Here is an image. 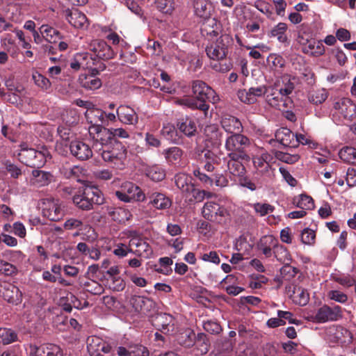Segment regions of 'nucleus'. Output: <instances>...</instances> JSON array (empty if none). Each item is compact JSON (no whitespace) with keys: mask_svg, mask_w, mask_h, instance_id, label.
<instances>
[{"mask_svg":"<svg viewBox=\"0 0 356 356\" xmlns=\"http://www.w3.org/2000/svg\"><path fill=\"white\" fill-rule=\"evenodd\" d=\"M284 264L285 265L280 269V273L284 280H290L297 275L298 270L297 268L291 266L290 263Z\"/></svg>","mask_w":356,"mask_h":356,"instance_id":"13d9d810","label":"nucleus"},{"mask_svg":"<svg viewBox=\"0 0 356 356\" xmlns=\"http://www.w3.org/2000/svg\"><path fill=\"white\" fill-rule=\"evenodd\" d=\"M302 52L313 56H320L325 53V47L322 41L311 38L307 45L302 47Z\"/></svg>","mask_w":356,"mask_h":356,"instance_id":"f704fd0d","label":"nucleus"},{"mask_svg":"<svg viewBox=\"0 0 356 356\" xmlns=\"http://www.w3.org/2000/svg\"><path fill=\"white\" fill-rule=\"evenodd\" d=\"M231 39L227 35H221L216 42L207 45L205 49L207 56L215 60L211 67L217 72L226 73L232 68L231 60H226Z\"/></svg>","mask_w":356,"mask_h":356,"instance_id":"7ed1b4c3","label":"nucleus"},{"mask_svg":"<svg viewBox=\"0 0 356 356\" xmlns=\"http://www.w3.org/2000/svg\"><path fill=\"white\" fill-rule=\"evenodd\" d=\"M70 154L79 161H86L93 155V145L92 147L81 140H73L69 145Z\"/></svg>","mask_w":356,"mask_h":356,"instance_id":"ddd939ff","label":"nucleus"},{"mask_svg":"<svg viewBox=\"0 0 356 356\" xmlns=\"http://www.w3.org/2000/svg\"><path fill=\"white\" fill-rule=\"evenodd\" d=\"M193 97H184L177 99L176 102L191 109H197L207 114L209 105L207 102L215 104L220 100L216 91L202 80H194L191 83Z\"/></svg>","mask_w":356,"mask_h":356,"instance_id":"f03ea898","label":"nucleus"},{"mask_svg":"<svg viewBox=\"0 0 356 356\" xmlns=\"http://www.w3.org/2000/svg\"><path fill=\"white\" fill-rule=\"evenodd\" d=\"M316 238V234L314 230L306 228L301 234V241L304 244L312 245L314 243Z\"/></svg>","mask_w":356,"mask_h":356,"instance_id":"338daca9","label":"nucleus"},{"mask_svg":"<svg viewBox=\"0 0 356 356\" xmlns=\"http://www.w3.org/2000/svg\"><path fill=\"white\" fill-rule=\"evenodd\" d=\"M117 115L119 120L125 124L136 125L138 122V116L135 110L127 105H120L118 108Z\"/></svg>","mask_w":356,"mask_h":356,"instance_id":"5701e85b","label":"nucleus"},{"mask_svg":"<svg viewBox=\"0 0 356 356\" xmlns=\"http://www.w3.org/2000/svg\"><path fill=\"white\" fill-rule=\"evenodd\" d=\"M221 126L226 132L231 134L241 133L243 129L241 121L232 115H227L222 118Z\"/></svg>","mask_w":356,"mask_h":356,"instance_id":"7c9ffc66","label":"nucleus"},{"mask_svg":"<svg viewBox=\"0 0 356 356\" xmlns=\"http://www.w3.org/2000/svg\"><path fill=\"white\" fill-rule=\"evenodd\" d=\"M195 334L191 330H185L179 333L176 338L177 343L185 348H191L195 344Z\"/></svg>","mask_w":356,"mask_h":356,"instance_id":"ea45409f","label":"nucleus"},{"mask_svg":"<svg viewBox=\"0 0 356 356\" xmlns=\"http://www.w3.org/2000/svg\"><path fill=\"white\" fill-rule=\"evenodd\" d=\"M202 327L207 332L213 335L219 334L222 331L220 324L213 319L204 321L202 322Z\"/></svg>","mask_w":356,"mask_h":356,"instance_id":"3c124183","label":"nucleus"},{"mask_svg":"<svg viewBox=\"0 0 356 356\" xmlns=\"http://www.w3.org/2000/svg\"><path fill=\"white\" fill-rule=\"evenodd\" d=\"M273 255L281 263H290L292 260L288 249L283 245L280 244L279 241L274 248Z\"/></svg>","mask_w":356,"mask_h":356,"instance_id":"a19ab883","label":"nucleus"},{"mask_svg":"<svg viewBox=\"0 0 356 356\" xmlns=\"http://www.w3.org/2000/svg\"><path fill=\"white\" fill-rule=\"evenodd\" d=\"M267 86H260L259 87H251L248 90H239L238 97L239 99L248 104H252L257 102V98L266 95Z\"/></svg>","mask_w":356,"mask_h":356,"instance_id":"a211bd4d","label":"nucleus"},{"mask_svg":"<svg viewBox=\"0 0 356 356\" xmlns=\"http://www.w3.org/2000/svg\"><path fill=\"white\" fill-rule=\"evenodd\" d=\"M40 32L44 39L49 43H56L59 40L62 39L60 31L50 26L48 24H42L40 29Z\"/></svg>","mask_w":356,"mask_h":356,"instance_id":"c9c22d12","label":"nucleus"},{"mask_svg":"<svg viewBox=\"0 0 356 356\" xmlns=\"http://www.w3.org/2000/svg\"><path fill=\"white\" fill-rule=\"evenodd\" d=\"M295 296V301L301 306L306 305L309 300V294L307 289L302 287L295 288L293 291Z\"/></svg>","mask_w":356,"mask_h":356,"instance_id":"5fc2aeb1","label":"nucleus"},{"mask_svg":"<svg viewBox=\"0 0 356 356\" xmlns=\"http://www.w3.org/2000/svg\"><path fill=\"white\" fill-rule=\"evenodd\" d=\"M175 183L177 187L181 191L183 195L188 198V193L191 192L194 186L192 183L191 177L184 173H178L175 176Z\"/></svg>","mask_w":356,"mask_h":356,"instance_id":"c756f323","label":"nucleus"},{"mask_svg":"<svg viewBox=\"0 0 356 356\" xmlns=\"http://www.w3.org/2000/svg\"><path fill=\"white\" fill-rule=\"evenodd\" d=\"M327 98V93L325 89L318 90L309 95V101L314 104H321Z\"/></svg>","mask_w":356,"mask_h":356,"instance_id":"6e6d98bb","label":"nucleus"},{"mask_svg":"<svg viewBox=\"0 0 356 356\" xmlns=\"http://www.w3.org/2000/svg\"><path fill=\"white\" fill-rule=\"evenodd\" d=\"M194 9L197 17L204 19L211 17V5L207 0H195Z\"/></svg>","mask_w":356,"mask_h":356,"instance_id":"58836bf2","label":"nucleus"},{"mask_svg":"<svg viewBox=\"0 0 356 356\" xmlns=\"http://www.w3.org/2000/svg\"><path fill=\"white\" fill-rule=\"evenodd\" d=\"M149 353L145 346L140 344L130 346L129 356H149Z\"/></svg>","mask_w":356,"mask_h":356,"instance_id":"e2e57ef3","label":"nucleus"},{"mask_svg":"<svg viewBox=\"0 0 356 356\" xmlns=\"http://www.w3.org/2000/svg\"><path fill=\"white\" fill-rule=\"evenodd\" d=\"M175 318L167 313L158 314L154 320V327L165 334H172L175 331Z\"/></svg>","mask_w":356,"mask_h":356,"instance_id":"4468645a","label":"nucleus"},{"mask_svg":"<svg viewBox=\"0 0 356 356\" xmlns=\"http://www.w3.org/2000/svg\"><path fill=\"white\" fill-rule=\"evenodd\" d=\"M287 30V24L284 22H280L271 29L268 35L270 38H277L280 43L289 45V40L286 35Z\"/></svg>","mask_w":356,"mask_h":356,"instance_id":"72a5a7b5","label":"nucleus"},{"mask_svg":"<svg viewBox=\"0 0 356 356\" xmlns=\"http://www.w3.org/2000/svg\"><path fill=\"white\" fill-rule=\"evenodd\" d=\"M177 127L180 132L188 137L194 136L197 131L196 123L188 116L178 119Z\"/></svg>","mask_w":356,"mask_h":356,"instance_id":"2f4dec72","label":"nucleus"},{"mask_svg":"<svg viewBox=\"0 0 356 356\" xmlns=\"http://www.w3.org/2000/svg\"><path fill=\"white\" fill-rule=\"evenodd\" d=\"M32 79L35 84L42 90L47 91L51 87V83L49 79L38 71L33 72Z\"/></svg>","mask_w":356,"mask_h":356,"instance_id":"09e8293b","label":"nucleus"},{"mask_svg":"<svg viewBox=\"0 0 356 356\" xmlns=\"http://www.w3.org/2000/svg\"><path fill=\"white\" fill-rule=\"evenodd\" d=\"M130 303L135 311L146 314L153 307V301L146 297L140 296H133L130 299Z\"/></svg>","mask_w":356,"mask_h":356,"instance_id":"c85d7f7f","label":"nucleus"},{"mask_svg":"<svg viewBox=\"0 0 356 356\" xmlns=\"http://www.w3.org/2000/svg\"><path fill=\"white\" fill-rule=\"evenodd\" d=\"M275 156L278 160L289 164L295 163L300 159L298 154H291L280 151L276 152Z\"/></svg>","mask_w":356,"mask_h":356,"instance_id":"bf43d9fd","label":"nucleus"},{"mask_svg":"<svg viewBox=\"0 0 356 356\" xmlns=\"http://www.w3.org/2000/svg\"><path fill=\"white\" fill-rule=\"evenodd\" d=\"M102 212L105 216L118 223H125L132 217L131 213L125 209L121 207H113L104 206L102 208Z\"/></svg>","mask_w":356,"mask_h":356,"instance_id":"f3484780","label":"nucleus"},{"mask_svg":"<svg viewBox=\"0 0 356 356\" xmlns=\"http://www.w3.org/2000/svg\"><path fill=\"white\" fill-rule=\"evenodd\" d=\"M250 145V139L240 133L231 134L225 140V147L228 152L227 155H233L236 158L250 159L245 149Z\"/></svg>","mask_w":356,"mask_h":356,"instance_id":"423d86ee","label":"nucleus"},{"mask_svg":"<svg viewBox=\"0 0 356 356\" xmlns=\"http://www.w3.org/2000/svg\"><path fill=\"white\" fill-rule=\"evenodd\" d=\"M146 175L154 181H161L165 177V170L159 165L149 167L146 170Z\"/></svg>","mask_w":356,"mask_h":356,"instance_id":"37998d69","label":"nucleus"},{"mask_svg":"<svg viewBox=\"0 0 356 356\" xmlns=\"http://www.w3.org/2000/svg\"><path fill=\"white\" fill-rule=\"evenodd\" d=\"M66 19L76 29L86 28L89 24L86 15L77 8L67 9L66 10Z\"/></svg>","mask_w":356,"mask_h":356,"instance_id":"4be33fe9","label":"nucleus"},{"mask_svg":"<svg viewBox=\"0 0 356 356\" xmlns=\"http://www.w3.org/2000/svg\"><path fill=\"white\" fill-rule=\"evenodd\" d=\"M86 290L92 294L100 295L104 292V287L98 282L92 280L86 284Z\"/></svg>","mask_w":356,"mask_h":356,"instance_id":"774afa93","label":"nucleus"},{"mask_svg":"<svg viewBox=\"0 0 356 356\" xmlns=\"http://www.w3.org/2000/svg\"><path fill=\"white\" fill-rule=\"evenodd\" d=\"M252 207L255 212L261 216L273 213L275 210V207L268 203L257 202L253 204Z\"/></svg>","mask_w":356,"mask_h":356,"instance_id":"4d7b16f0","label":"nucleus"},{"mask_svg":"<svg viewBox=\"0 0 356 356\" xmlns=\"http://www.w3.org/2000/svg\"><path fill=\"white\" fill-rule=\"evenodd\" d=\"M124 189H127V191L125 192L128 195H134V200L143 202L146 198V193H144L140 188L132 183L127 184L124 186Z\"/></svg>","mask_w":356,"mask_h":356,"instance_id":"603ef678","label":"nucleus"},{"mask_svg":"<svg viewBox=\"0 0 356 356\" xmlns=\"http://www.w3.org/2000/svg\"><path fill=\"white\" fill-rule=\"evenodd\" d=\"M145 195V199L149 200V203L156 209H166L172 205L171 200L164 193L148 191Z\"/></svg>","mask_w":356,"mask_h":356,"instance_id":"412c9836","label":"nucleus"},{"mask_svg":"<svg viewBox=\"0 0 356 356\" xmlns=\"http://www.w3.org/2000/svg\"><path fill=\"white\" fill-rule=\"evenodd\" d=\"M325 339L330 346L336 345L348 348L353 339L352 333L346 328L340 325H332L326 329Z\"/></svg>","mask_w":356,"mask_h":356,"instance_id":"6e6552de","label":"nucleus"},{"mask_svg":"<svg viewBox=\"0 0 356 356\" xmlns=\"http://www.w3.org/2000/svg\"><path fill=\"white\" fill-rule=\"evenodd\" d=\"M32 175L33 184L38 186H47L51 182L54 177L51 173L39 170H33Z\"/></svg>","mask_w":356,"mask_h":356,"instance_id":"4c0bfd02","label":"nucleus"},{"mask_svg":"<svg viewBox=\"0 0 356 356\" xmlns=\"http://www.w3.org/2000/svg\"><path fill=\"white\" fill-rule=\"evenodd\" d=\"M51 152L48 147L42 145L38 149L33 148H22L18 154V159L20 162L33 168L42 167L47 159H51Z\"/></svg>","mask_w":356,"mask_h":356,"instance_id":"39448f33","label":"nucleus"},{"mask_svg":"<svg viewBox=\"0 0 356 356\" xmlns=\"http://www.w3.org/2000/svg\"><path fill=\"white\" fill-rule=\"evenodd\" d=\"M200 30L203 36L217 37L221 32V24L216 18L209 17L204 19Z\"/></svg>","mask_w":356,"mask_h":356,"instance_id":"393cba45","label":"nucleus"},{"mask_svg":"<svg viewBox=\"0 0 356 356\" xmlns=\"http://www.w3.org/2000/svg\"><path fill=\"white\" fill-rule=\"evenodd\" d=\"M267 61L269 64H272L275 68H282L285 65V60L284 58L276 54H270L267 58Z\"/></svg>","mask_w":356,"mask_h":356,"instance_id":"69168bd1","label":"nucleus"},{"mask_svg":"<svg viewBox=\"0 0 356 356\" xmlns=\"http://www.w3.org/2000/svg\"><path fill=\"white\" fill-rule=\"evenodd\" d=\"M266 99L271 106L278 109H281L282 106L286 107V102H289L278 89V84L277 83L274 86L267 87Z\"/></svg>","mask_w":356,"mask_h":356,"instance_id":"dca6fc26","label":"nucleus"},{"mask_svg":"<svg viewBox=\"0 0 356 356\" xmlns=\"http://www.w3.org/2000/svg\"><path fill=\"white\" fill-rule=\"evenodd\" d=\"M254 7L262 13L265 14L268 18H271L273 15V6L264 1H257L254 3Z\"/></svg>","mask_w":356,"mask_h":356,"instance_id":"680f3d73","label":"nucleus"},{"mask_svg":"<svg viewBox=\"0 0 356 356\" xmlns=\"http://www.w3.org/2000/svg\"><path fill=\"white\" fill-rule=\"evenodd\" d=\"M83 168L79 165H73L69 168H63L62 170V174L67 179H74L79 181L80 177L83 174Z\"/></svg>","mask_w":356,"mask_h":356,"instance_id":"8fccbe9b","label":"nucleus"},{"mask_svg":"<svg viewBox=\"0 0 356 356\" xmlns=\"http://www.w3.org/2000/svg\"><path fill=\"white\" fill-rule=\"evenodd\" d=\"M5 168L7 172L10 175V177L14 179L19 178L22 175L21 169L10 161H6L4 163Z\"/></svg>","mask_w":356,"mask_h":356,"instance_id":"0e129e2a","label":"nucleus"},{"mask_svg":"<svg viewBox=\"0 0 356 356\" xmlns=\"http://www.w3.org/2000/svg\"><path fill=\"white\" fill-rule=\"evenodd\" d=\"M277 241L278 240L273 235H264L257 243L256 248L266 258H269L273 256V250Z\"/></svg>","mask_w":356,"mask_h":356,"instance_id":"aec40b11","label":"nucleus"},{"mask_svg":"<svg viewBox=\"0 0 356 356\" xmlns=\"http://www.w3.org/2000/svg\"><path fill=\"white\" fill-rule=\"evenodd\" d=\"M229 160L227 161V170L229 172L235 177H242L245 173V168L242 161H247L243 158H236L233 155H228Z\"/></svg>","mask_w":356,"mask_h":356,"instance_id":"473e14b6","label":"nucleus"},{"mask_svg":"<svg viewBox=\"0 0 356 356\" xmlns=\"http://www.w3.org/2000/svg\"><path fill=\"white\" fill-rule=\"evenodd\" d=\"M213 196V193L204 190H200L196 188L195 185L193 186L191 192L188 193V200L189 202H200L204 200L205 197L209 198Z\"/></svg>","mask_w":356,"mask_h":356,"instance_id":"c03bdc74","label":"nucleus"},{"mask_svg":"<svg viewBox=\"0 0 356 356\" xmlns=\"http://www.w3.org/2000/svg\"><path fill=\"white\" fill-rule=\"evenodd\" d=\"M341 316L342 310L340 306L329 307L325 305L317 310L312 318L314 321L321 323L337 321Z\"/></svg>","mask_w":356,"mask_h":356,"instance_id":"9d476101","label":"nucleus"},{"mask_svg":"<svg viewBox=\"0 0 356 356\" xmlns=\"http://www.w3.org/2000/svg\"><path fill=\"white\" fill-rule=\"evenodd\" d=\"M129 246L136 248L134 254L145 259L149 258L153 254V250L149 243L139 237L131 238L129 241Z\"/></svg>","mask_w":356,"mask_h":356,"instance_id":"a878e982","label":"nucleus"},{"mask_svg":"<svg viewBox=\"0 0 356 356\" xmlns=\"http://www.w3.org/2000/svg\"><path fill=\"white\" fill-rule=\"evenodd\" d=\"M106 285L113 291H122L125 287V282L120 276H118L107 281Z\"/></svg>","mask_w":356,"mask_h":356,"instance_id":"052dcab7","label":"nucleus"},{"mask_svg":"<svg viewBox=\"0 0 356 356\" xmlns=\"http://www.w3.org/2000/svg\"><path fill=\"white\" fill-rule=\"evenodd\" d=\"M72 201L79 209L89 211L93 209L94 204H102L104 197L97 186H86L79 189L78 193L73 196Z\"/></svg>","mask_w":356,"mask_h":356,"instance_id":"20e7f679","label":"nucleus"},{"mask_svg":"<svg viewBox=\"0 0 356 356\" xmlns=\"http://www.w3.org/2000/svg\"><path fill=\"white\" fill-rule=\"evenodd\" d=\"M42 213L51 221H58L63 218L65 211L58 200L46 199L43 202Z\"/></svg>","mask_w":356,"mask_h":356,"instance_id":"9b49d317","label":"nucleus"},{"mask_svg":"<svg viewBox=\"0 0 356 356\" xmlns=\"http://www.w3.org/2000/svg\"><path fill=\"white\" fill-rule=\"evenodd\" d=\"M340 159L347 163L356 164V148L344 147L339 152Z\"/></svg>","mask_w":356,"mask_h":356,"instance_id":"a18cd8bd","label":"nucleus"},{"mask_svg":"<svg viewBox=\"0 0 356 356\" xmlns=\"http://www.w3.org/2000/svg\"><path fill=\"white\" fill-rule=\"evenodd\" d=\"M104 114L99 109L88 110L86 113L87 120L92 124L89 127V133L90 136L93 135V149L104 161L114 168H122L127 159V150L116 138H128L129 134L122 128L107 129L102 127Z\"/></svg>","mask_w":356,"mask_h":356,"instance_id":"f257e3e1","label":"nucleus"},{"mask_svg":"<svg viewBox=\"0 0 356 356\" xmlns=\"http://www.w3.org/2000/svg\"><path fill=\"white\" fill-rule=\"evenodd\" d=\"M90 50L97 60L102 61L111 59L115 52L105 41L95 40L90 44Z\"/></svg>","mask_w":356,"mask_h":356,"instance_id":"f8f14e48","label":"nucleus"},{"mask_svg":"<svg viewBox=\"0 0 356 356\" xmlns=\"http://www.w3.org/2000/svg\"><path fill=\"white\" fill-rule=\"evenodd\" d=\"M334 108L338 111L347 120H351L356 114V106L348 97H343L336 101L334 104Z\"/></svg>","mask_w":356,"mask_h":356,"instance_id":"6ab92c4d","label":"nucleus"},{"mask_svg":"<svg viewBox=\"0 0 356 356\" xmlns=\"http://www.w3.org/2000/svg\"><path fill=\"white\" fill-rule=\"evenodd\" d=\"M296 77L289 75H284L282 78V86L278 85V89L290 102L289 95L293 92L295 88Z\"/></svg>","mask_w":356,"mask_h":356,"instance_id":"e433bc0d","label":"nucleus"},{"mask_svg":"<svg viewBox=\"0 0 356 356\" xmlns=\"http://www.w3.org/2000/svg\"><path fill=\"white\" fill-rule=\"evenodd\" d=\"M162 154L168 163H173L181 159L183 150L178 147H171L164 149Z\"/></svg>","mask_w":356,"mask_h":356,"instance_id":"49530a36","label":"nucleus"},{"mask_svg":"<svg viewBox=\"0 0 356 356\" xmlns=\"http://www.w3.org/2000/svg\"><path fill=\"white\" fill-rule=\"evenodd\" d=\"M62 118L67 126L75 125L79 121V115L76 109L66 110L62 115Z\"/></svg>","mask_w":356,"mask_h":356,"instance_id":"864d4df0","label":"nucleus"},{"mask_svg":"<svg viewBox=\"0 0 356 356\" xmlns=\"http://www.w3.org/2000/svg\"><path fill=\"white\" fill-rule=\"evenodd\" d=\"M293 204L296 207L304 210L312 209L314 207V202L311 196L306 194H301L293 199Z\"/></svg>","mask_w":356,"mask_h":356,"instance_id":"79ce46f5","label":"nucleus"},{"mask_svg":"<svg viewBox=\"0 0 356 356\" xmlns=\"http://www.w3.org/2000/svg\"><path fill=\"white\" fill-rule=\"evenodd\" d=\"M70 65L75 71L88 69L90 71L96 72V73H99L106 68L103 62L97 60L92 54L88 52L76 54Z\"/></svg>","mask_w":356,"mask_h":356,"instance_id":"0eeeda50","label":"nucleus"},{"mask_svg":"<svg viewBox=\"0 0 356 356\" xmlns=\"http://www.w3.org/2000/svg\"><path fill=\"white\" fill-rule=\"evenodd\" d=\"M202 213L203 217L207 220L222 223L227 213V210L218 203L207 202L202 208Z\"/></svg>","mask_w":356,"mask_h":356,"instance_id":"1a4fd4ad","label":"nucleus"},{"mask_svg":"<svg viewBox=\"0 0 356 356\" xmlns=\"http://www.w3.org/2000/svg\"><path fill=\"white\" fill-rule=\"evenodd\" d=\"M99 73L96 72L89 71L87 74H81L79 78V81L83 88L88 90H96L102 86V81L97 76Z\"/></svg>","mask_w":356,"mask_h":356,"instance_id":"cd10ccee","label":"nucleus"},{"mask_svg":"<svg viewBox=\"0 0 356 356\" xmlns=\"http://www.w3.org/2000/svg\"><path fill=\"white\" fill-rule=\"evenodd\" d=\"M102 339L97 337L88 339L87 349L90 356H103L100 353V345Z\"/></svg>","mask_w":356,"mask_h":356,"instance_id":"de8ad7c7","label":"nucleus"},{"mask_svg":"<svg viewBox=\"0 0 356 356\" xmlns=\"http://www.w3.org/2000/svg\"><path fill=\"white\" fill-rule=\"evenodd\" d=\"M275 140L284 147H296L297 140H294L295 134L286 127L278 129L275 134Z\"/></svg>","mask_w":356,"mask_h":356,"instance_id":"bb28decb","label":"nucleus"},{"mask_svg":"<svg viewBox=\"0 0 356 356\" xmlns=\"http://www.w3.org/2000/svg\"><path fill=\"white\" fill-rule=\"evenodd\" d=\"M34 356H63L62 348L54 343H44L35 346L31 350Z\"/></svg>","mask_w":356,"mask_h":356,"instance_id":"b1692460","label":"nucleus"},{"mask_svg":"<svg viewBox=\"0 0 356 356\" xmlns=\"http://www.w3.org/2000/svg\"><path fill=\"white\" fill-rule=\"evenodd\" d=\"M0 293L5 300L14 305H18L22 302V293L15 285L0 281Z\"/></svg>","mask_w":356,"mask_h":356,"instance_id":"2eb2a0df","label":"nucleus"}]
</instances>
